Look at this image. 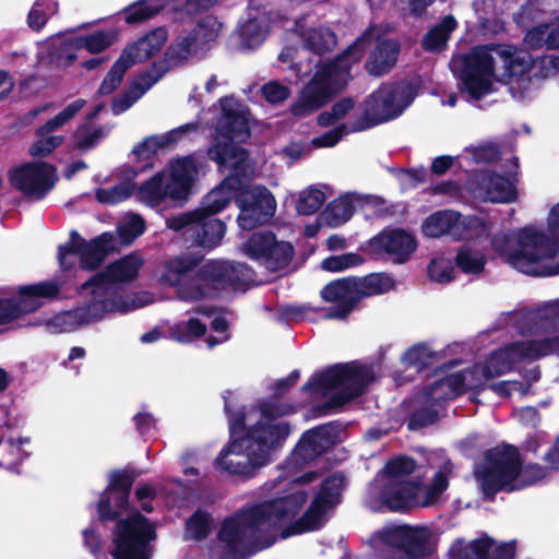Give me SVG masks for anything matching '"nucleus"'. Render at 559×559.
I'll return each instance as SVG.
<instances>
[{
    "label": "nucleus",
    "mask_w": 559,
    "mask_h": 559,
    "mask_svg": "<svg viewBox=\"0 0 559 559\" xmlns=\"http://www.w3.org/2000/svg\"><path fill=\"white\" fill-rule=\"evenodd\" d=\"M139 476L140 472L132 467L114 469L97 501L99 521L115 522L109 549L112 559H152L155 551L156 525L139 510L121 518L130 510L132 486Z\"/></svg>",
    "instance_id": "nucleus-1"
},
{
    "label": "nucleus",
    "mask_w": 559,
    "mask_h": 559,
    "mask_svg": "<svg viewBox=\"0 0 559 559\" xmlns=\"http://www.w3.org/2000/svg\"><path fill=\"white\" fill-rule=\"evenodd\" d=\"M225 391L224 411L228 417L229 442L215 459L217 468L243 479L254 477L258 472L273 461L292 432L288 421L266 423L258 420L252 426L246 425L245 407L233 411Z\"/></svg>",
    "instance_id": "nucleus-2"
},
{
    "label": "nucleus",
    "mask_w": 559,
    "mask_h": 559,
    "mask_svg": "<svg viewBox=\"0 0 559 559\" xmlns=\"http://www.w3.org/2000/svg\"><path fill=\"white\" fill-rule=\"evenodd\" d=\"M207 156L215 162L221 171L229 169L225 178H234L224 186V194L230 195L239 209L238 225L243 230L266 224L274 216L276 201L272 192L264 186H246L249 152L242 146L218 143L207 148Z\"/></svg>",
    "instance_id": "nucleus-3"
},
{
    "label": "nucleus",
    "mask_w": 559,
    "mask_h": 559,
    "mask_svg": "<svg viewBox=\"0 0 559 559\" xmlns=\"http://www.w3.org/2000/svg\"><path fill=\"white\" fill-rule=\"evenodd\" d=\"M308 501L306 490H295L265 500L227 518L217 537L225 546L241 547L248 540L259 537L269 527L283 526L294 520Z\"/></svg>",
    "instance_id": "nucleus-4"
},
{
    "label": "nucleus",
    "mask_w": 559,
    "mask_h": 559,
    "mask_svg": "<svg viewBox=\"0 0 559 559\" xmlns=\"http://www.w3.org/2000/svg\"><path fill=\"white\" fill-rule=\"evenodd\" d=\"M370 31L358 36L341 53L320 63L310 81L302 87L298 99L290 105V114L306 117L332 102L352 80V68L364 58V43Z\"/></svg>",
    "instance_id": "nucleus-5"
},
{
    "label": "nucleus",
    "mask_w": 559,
    "mask_h": 559,
    "mask_svg": "<svg viewBox=\"0 0 559 559\" xmlns=\"http://www.w3.org/2000/svg\"><path fill=\"white\" fill-rule=\"evenodd\" d=\"M374 378V370L369 365L358 361L337 362L317 371L300 390L322 395L336 390L328 401L314 407L317 416H325L332 409L341 408L361 396Z\"/></svg>",
    "instance_id": "nucleus-6"
},
{
    "label": "nucleus",
    "mask_w": 559,
    "mask_h": 559,
    "mask_svg": "<svg viewBox=\"0 0 559 559\" xmlns=\"http://www.w3.org/2000/svg\"><path fill=\"white\" fill-rule=\"evenodd\" d=\"M491 247L520 272L533 276L559 275V261L551 266H539L542 260L554 259L559 247L545 231L533 226L520 228L514 236L498 233L491 238Z\"/></svg>",
    "instance_id": "nucleus-7"
},
{
    "label": "nucleus",
    "mask_w": 559,
    "mask_h": 559,
    "mask_svg": "<svg viewBox=\"0 0 559 559\" xmlns=\"http://www.w3.org/2000/svg\"><path fill=\"white\" fill-rule=\"evenodd\" d=\"M394 286L392 278L380 273L365 277L347 276L328 283L320 292L321 298L334 306L324 310L326 320H344L365 297L380 295Z\"/></svg>",
    "instance_id": "nucleus-8"
},
{
    "label": "nucleus",
    "mask_w": 559,
    "mask_h": 559,
    "mask_svg": "<svg viewBox=\"0 0 559 559\" xmlns=\"http://www.w3.org/2000/svg\"><path fill=\"white\" fill-rule=\"evenodd\" d=\"M556 353H559V336L516 341L493 350L484 364H475L468 372L488 381L512 371L525 359L538 360Z\"/></svg>",
    "instance_id": "nucleus-9"
},
{
    "label": "nucleus",
    "mask_w": 559,
    "mask_h": 559,
    "mask_svg": "<svg viewBox=\"0 0 559 559\" xmlns=\"http://www.w3.org/2000/svg\"><path fill=\"white\" fill-rule=\"evenodd\" d=\"M413 100V87L409 84L382 83L364 100L362 115L350 124V131H365L393 120L401 116Z\"/></svg>",
    "instance_id": "nucleus-10"
},
{
    "label": "nucleus",
    "mask_w": 559,
    "mask_h": 559,
    "mask_svg": "<svg viewBox=\"0 0 559 559\" xmlns=\"http://www.w3.org/2000/svg\"><path fill=\"white\" fill-rule=\"evenodd\" d=\"M236 181L234 178H224L221 183L205 194L198 207V217L194 226L187 231L188 247H198L210 251L221 245L226 224L216 217L230 203V195L224 194V186Z\"/></svg>",
    "instance_id": "nucleus-11"
},
{
    "label": "nucleus",
    "mask_w": 559,
    "mask_h": 559,
    "mask_svg": "<svg viewBox=\"0 0 559 559\" xmlns=\"http://www.w3.org/2000/svg\"><path fill=\"white\" fill-rule=\"evenodd\" d=\"M520 454L518 447L508 443L485 451L484 463L475 476L486 499L493 501L501 491L511 493L510 486L521 472Z\"/></svg>",
    "instance_id": "nucleus-12"
},
{
    "label": "nucleus",
    "mask_w": 559,
    "mask_h": 559,
    "mask_svg": "<svg viewBox=\"0 0 559 559\" xmlns=\"http://www.w3.org/2000/svg\"><path fill=\"white\" fill-rule=\"evenodd\" d=\"M345 481L346 478L341 472L333 473L325 477L320 484L317 496L312 499L302 515L286 523V526L281 532V536L288 538L320 530L325 522L324 515L326 512L341 502Z\"/></svg>",
    "instance_id": "nucleus-13"
},
{
    "label": "nucleus",
    "mask_w": 559,
    "mask_h": 559,
    "mask_svg": "<svg viewBox=\"0 0 559 559\" xmlns=\"http://www.w3.org/2000/svg\"><path fill=\"white\" fill-rule=\"evenodd\" d=\"M460 71L456 73L461 82V91L474 100H480L492 92L495 75V57L489 47H475L460 57Z\"/></svg>",
    "instance_id": "nucleus-14"
},
{
    "label": "nucleus",
    "mask_w": 559,
    "mask_h": 559,
    "mask_svg": "<svg viewBox=\"0 0 559 559\" xmlns=\"http://www.w3.org/2000/svg\"><path fill=\"white\" fill-rule=\"evenodd\" d=\"M202 258V255L185 254L168 260L165 263V271L160 276V281L169 286L177 287V295L181 300L212 299L213 293L209 290L205 282L201 280L200 270L194 271Z\"/></svg>",
    "instance_id": "nucleus-15"
},
{
    "label": "nucleus",
    "mask_w": 559,
    "mask_h": 559,
    "mask_svg": "<svg viewBox=\"0 0 559 559\" xmlns=\"http://www.w3.org/2000/svg\"><path fill=\"white\" fill-rule=\"evenodd\" d=\"M60 292L61 285L56 281L21 286L17 298H0V325L37 311L44 305V300L56 299Z\"/></svg>",
    "instance_id": "nucleus-16"
},
{
    "label": "nucleus",
    "mask_w": 559,
    "mask_h": 559,
    "mask_svg": "<svg viewBox=\"0 0 559 559\" xmlns=\"http://www.w3.org/2000/svg\"><path fill=\"white\" fill-rule=\"evenodd\" d=\"M343 428L344 425L341 420H331L306 430L287 457V464L304 467L314 461L342 441Z\"/></svg>",
    "instance_id": "nucleus-17"
},
{
    "label": "nucleus",
    "mask_w": 559,
    "mask_h": 559,
    "mask_svg": "<svg viewBox=\"0 0 559 559\" xmlns=\"http://www.w3.org/2000/svg\"><path fill=\"white\" fill-rule=\"evenodd\" d=\"M245 253L266 270L277 272L286 269L295 255L289 241L278 240L271 230L255 231L243 243Z\"/></svg>",
    "instance_id": "nucleus-18"
},
{
    "label": "nucleus",
    "mask_w": 559,
    "mask_h": 559,
    "mask_svg": "<svg viewBox=\"0 0 559 559\" xmlns=\"http://www.w3.org/2000/svg\"><path fill=\"white\" fill-rule=\"evenodd\" d=\"M381 542L391 547L386 559H425L430 556V533L425 527L407 524L383 530Z\"/></svg>",
    "instance_id": "nucleus-19"
},
{
    "label": "nucleus",
    "mask_w": 559,
    "mask_h": 559,
    "mask_svg": "<svg viewBox=\"0 0 559 559\" xmlns=\"http://www.w3.org/2000/svg\"><path fill=\"white\" fill-rule=\"evenodd\" d=\"M10 183L31 200H43L58 181L56 166L28 162L9 173Z\"/></svg>",
    "instance_id": "nucleus-20"
},
{
    "label": "nucleus",
    "mask_w": 559,
    "mask_h": 559,
    "mask_svg": "<svg viewBox=\"0 0 559 559\" xmlns=\"http://www.w3.org/2000/svg\"><path fill=\"white\" fill-rule=\"evenodd\" d=\"M368 31L370 33L367 41L364 43V55L372 43H376V45L365 62V69L369 75L380 78L390 73L396 66L401 53V43L395 38L382 37L377 25L369 26L360 36H364Z\"/></svg>",
    "instance_id": "nucleus-21"
},
{
    "label": "nucleus",
    "mask_w": 559,
    "mask_h": 559,
    "mask_svg": "<svg viewBox=\"0 0 559 559\" xmlns=\"http://www.w3.org/2000/svg\"><path fill=\"white\" fill-rule=\"evenodd\" d=\"M221 105L222 116L217 122V135L213 146L218 143L238 146L236 143H243L251 135L250 110L248 107L234 102L231 97L222 98Z\"/></svg>",
    "instance_id": "nucleus-22"
},
{
    "label": "nucleus",
    "mask_w": 559,
    "mask_h": 559,
    "mask_svg": "<svg viewBox=\"0 0 559 559\" xmlns=\"http://www.w3.org/2000/svg\"><path fill=\"white\" fill-rule=\"evenodd\" d=\"M201 280L205 282L213 298L223 290L236 288L245 284L250 269L243 263L211 260L199 267Z\"/></svg>",
    "instance_id": "nucleus-23"
},
{
    "label": "nucleus",
    "mask_w": 559,
    "mask_h": 559,
    "mask_svg": "<svg viewBox=\"0 0 559 559\" xmlns=\"http://www.w3.org/2000/svg\"><path fill=\"white\" fill-rule=\"evenodd\" d=\"M414 235L403 228L386 227L369 240V248L374 253H385L397 264L407 262L417 249Z\"/></svg>",
    "instance_id": "nucleus-24"
},
{
    "label": "nucleus",
    "mask_w": 559,
    "mask_h": 559,
    "mask_svg": "<svg viewBox=\"0 0 559 559\" xmlns=\"http://www.w3.org/2000/svg\"><path fill=\"white\" fill-rule=\"evenodd\" d=\"M420 479H388L380 489V502L391 512H406L419 506Z\"/></svg>",
    "instance_id": "nucleus-25"
},
{
    "label": "nucleus",
    "mask_w": 559,
    "mask_h": 559,
    "mask_svg": "<svg viewBox=\"0 0 559 559\" xmlns=\"http://www.w3.org/2000/svg\"><path fill=\"white\" fill-rule=\"evenodd\" d=\"M199 174V164L193 155L177 158L171 163L168 195L171 200L187 199Z\"/></svg>",
    "instance_id": "nucleus-26"
},
{
    "label": "nucleus",
    "mask_w": 559,
    "mask_h": 559,
    "mask_svg": "<svg viewBox=\"0 0 559 559\" xmlns=\"http://www.w3.org/2000/svg\"><path fill=\"white\" fill-rule=\"evenodd\" d=\"M140 264L141 263L133 257H123L108 264L103 272L96 273L91 278H88L82 285V288H106L111 284L131 282L136 278Z\"/></svg>",
    "instance_id": "nucleus-27"
},
{
    "label": "nucleus",
    "mask_w": 559,
    "mask_h": 559,
    "mask_svg": "<svg viewBox=\"0 0 559 559\" xmlns=\"http://www.w3.org/2000/svg\"><path fill=\"white\" fill-rule=\"evenodd\" d=\"M168 33L165 27H157L127 45L120 56H126L124 60L130 62L131 67L135 63L145 62L163 48Z\"/></svg>",
    "instance_id": "nucleus-28"
},
{
    "label": "nucleus",
    "mask_w": 559,
    "mask_h": 559,
    "mask_svg": "<svg viewBox=\"0 0 559 559\" xmlns=\"http://www.w3.org/2000/svg\"><path fill=\"white\" fill-rule=\"evenodd\" d=\"M478 187L484 200L491 203H512L519 195L516 187L508 178L490 170L481 173Z\"/></svg>",
    "instance_id": "nucleus-29"
},
{
    "label": "nucleus",
    "mask_w": 559,
    "mask_h": 559,
    "mask_svg": "<svg viewBox=\"0 0 559 559\" xmlns=\"http://www.w3.org/2000/svg\"><path fill=\"white\" fill-rule=\"evenodd\" d=\"M493 51L503 69L502 75L510 81L520 79L531 71L532 57L530 53L518 50L509 45H493L489 47Z\"/></svg>",
    "instance_id": "nucleus-30"
},
{
    "label": "nucleus",
    "mask_w": 559,
    "mask_h": 559,
    "mask_svg": "<svg viewBox=\"0 0 559 559\" xmlns=\"http://www.w3.org/2000/svg\"><path fill=\"white\" fill-rule=\"evenodd\" d=\"M80 254V266L85 271L98 269L106 257L115 249V237L109 233H103L90 240Z\"/></svg>",
    "instance_id": "nucleus-31"
},
{
    "label": "nucleus",
    "mask_w": 559,
    "mask_h": 559,
    "mask_svg": "<svg viewBox=\"0 0 559 559\" xmlns=\"http://www.w3.org/2000/svg\"><path fill=\"white\" fill-rule=\"evenodd\" d=\"M78 51L79 48L76 43H74V37L56 39L48 45L47 51L40 60L47 66L66 69L76 60Z\"/></svg>",
    "instance_id": "nucleus-32"
},
{
    "label": "nucleus",
    "mask_w": 559,
    "mask_h": 559,
    "mask_svg": "<svg viewBox=\"0 0 559 559\" xmlns=\"http://www.w3.org/2000/svg\"><path fill=\"white\" fill-rule=\"evenodd\" d=\"M105 288L94 287L93 298L81 307L74 308V313L79 316L82 325L99 321L107 312L115 311L116 300L114 298L103 297Z\"/></svg>",
    "instance_id": "nucleus-33"
},
{
    "label": "nucleus",
    "mask_w": 559,
    "mask_h": 559,
    "mask_svg": "<svg viewBox=\"0 0 559 559\" xmlns=\"http://www.w3.org/2000/svg\"><path fill=\"white\" fill-rule=\"evenodd\" d=\"M457 27L455 17L445 15L440 23L431 27L423 37L421 47L425 51L439 53L443 51L452 32Z\"/></svg>",
    "instance_id": "nucleus-34"
},
{
    "label": "nucleus",
    "mask_w": 559,
    "mask_h": 559,
    "mask_svg": "<svg viewBox=\"0 0 559 559\" xmlns=\"http://www.w3.org/2000/svg\"><path fill=\"white\" fill-rule=\"evenodd\" d=\"M459 212L441 210L430 214L423 224V233L430 238H439L443 235L454 237L455 224Z\"/></svg>",
    "instance_id": "nucleus-35"
},
{
    "label": "nucleus",
    "mask_w": 559,
    "mask_h": 559,
    "mask_svg": "<svg viewBox=\"0 0 559 559\" xmlns=\"http://www.w3.org/2000/svg\"><path fill=\"white\" fill-rule=\"evenodd\" d=\"M138 199L151 207L158 206L168 195V183L164 186V174L156 173L136 190Z\"/></svg>",
    "instance_id": "nucleus-36"
},
{
    "label": "nucleus",
    "mask_w": 559,
    "mask_h": 559,
    "mask_svg": "<svg viewBox=\"0 0 559 559\" xmlns=\"http://www.w3.org/2000/svg\"><path fill=\"white\" fill-rule=\"evenodd\" d=\"M415 402L418 404V407L412 412L407 421V428L412 431L433 425L439 417L437 408L439 405L435 402L428 401L421 394L416 397Z\"/></svg>",
    "instance_id": "nucleus-37"
},
{
    "label": "nucleus",
    "mask_w": 559,
    "mask_h": 559,
    "mask_svg": "<svg viewBox=\"0 0 559 559\" xmlns=\"http://www.w3.org/2000/svg\"><path fill=\"white\" fill-rule=\"evenodd\" d=\"M258 411L261 414V419L266 423H280L278 418L296 413V406L292 403L282 401L281 395L273 393L266 399L258 402Z\"/></svg>",
    "instance_id": "nucleus-38"
},
{
    "label": "nucleus",
    "mask_w": 559,
    "mask_h": 559,
    "mask_svg": "<svg viewBox=\"0 0 559 559\" xmlns=\"http://www.w3.org/2000/svg\"><path fill=\"white\" fill-rule=\"evenodd\" d=\"M164 9L162 0H139L123 10L128 24H138L157 15Z\"/></svg>",
    "instance_id": "nucleus-39"
},
{
    "label": "nucleus",
    "mask_w": 559,
    "mask_h": 559,
    "mask_svg": "<svg viewBox=\"0 0 559 559\" xmlns=\"http://www.w3.org/2000/svg\"><path fill=\"white\" fill-rule=\"evenodd\" d=\"M336 44V35L328 27L310 28L305 36V47L316 55L331 51Z\"/></svg>",
    "instance_id": "nucleus-40"
},
{
    "label": "nucleus",
    "mask_w": 559,
    "mask_h": 559,
    "mask_svg": "<svg viewBox=\"0 0 559 559\" xmlns=\"http://www.w3.org/2000/svg\"><path fill=\"white\" fill-rule=\"evenodd\" d=\"M455 227L453 239L459 241L478 239L487 231L484 218L475 215L463 216L460 213Z\"/></svg>",
    "instance_id": "nucleus-41"
},
{
    "label": "nucleus",
    "mask_w": 559,
    "mask_h": 559,
    "mask_svg": "<svg viewBox=\"0 0 559 559\" xmlns=\"http://www.w3.org/2000/svg\"><path fill=\"white\" fill-rule=\"evenodd\" d=\"M355 205L347 197H340L330 202L322 212L325 222L332 226L346 223L354 214Z\"/></svg>",
    "instance_id": "nucleus-42"
},
{
    "label": "nucleus",
    "mask_w": 559,
    "mask_h": 559,
    "mask_svg": "<svg viewBox=\"0 0 559 559\" xmlns=\"http://www.w3.org/2000/svg\"><path fill=\"white\" fill-rule=\"evenodd\" d=\"M520 469L516 480L510 486L511 492L520 491L525 488L532 487L546 478L547 468L537 463L523 464L522 456L520 455Z\"/></svg>",
    "instance_id": "nucleus-43"
},
{
    "label": "nucleus",
    "mask_w": 559,
    "mask_h": 559,
    "mask_svg": "<svg viewBox=\"0 0 559 559\" xmlns=\"http://www.w3.org/2000/svg\"><path fill=\"white\" fill-rule=\"evenodd\" d=\"M168 71L169 67L165 61H154L146 70L139 73L130 84L142 97Z\"/></svg>",
    "instance_id": "nucleus-44"
},
{
    "label": "nucleus",
    "mask_w": 559,
    "mask_h": 559,
    "mask_svg": "<svg viewBox=\"0 0 559 559\" xmlns=\"http://www.w3.org/2000/svg\"><path fill=\"white\" fill-rule=\"evenodd\" d=\"M197 49L198 46L194 43V38L191 37L190 34H188L177 43L170 45L166 49L164 58L159 61H165L170 69L171 67L182 64L191 55V52L197 51Z\"/></svg>",
    "instance_id": "nucleus-45"
},
{
    "label": "nucleus",
    "mask_w": 559,
    "mask_h": 559,
    "mask_svg": "<svg viewBox=\"0 0 559 559\" xmlns=\"http://www.w3.org/2000/svg\"><path fill=\"white\" fill-rule=\"evenodd\" d=\"M455 265L465 274H479L484 271L486 258L471 247H462L455 255Z\"/></svg>",
    "instance_id": "nucleus-46"
},
{
    "label": "nucleus",
    "mask_w": 559,
    "mask_h": 559,
    "mask_svg": "<svg viewBox=\"0 0 559 559\" xmlns=\"http://www.w3.org/2000/svg\"><path fill=\"white\" fill-rule=\"evenodd\" d=\"M436 357L437 354L431 352L425 343H417L404 353L402 361L407 367L424 371L432 365Z\"/></svg>",
    "instance_id": "nucleus-47"
},
{
    "label": "nucleus",
    "mask_w": 559,
    "mask_h": 559,
    "mask_svg": "<svg viewBox=\"0 0 559 559\" xmlns=\"http://www.w3.org/2000/svg\"><path fill=\"white\" fill-rule=\"evenodd\" d=\"M495 546V540L485 535L483 537L472 540L468 545L459 548L455 554V559H491V550Z\"/></svg>",
    "instance_id": "nucleus-48"
},
{
    "label": "nucleus",
    "mask_w": 559,
    "mask_h": 559,
    "mask_svg": "<svg viewBox=\"0 0 559 559\" xmlns=\"http://www.w3.org/2000/svg\"><path fill=\"white\" fill-rule=\"evenodd\" d=\"M124 57L119 56L104 78L97 92L100 96L110 95L120 86L126 72L131 68V63L127 62Z\"/></svg>",
    "instance_id": "nucleus-49"
},
{
    "label": "nucleus",
    "mask_w": 559,
    "mask_h": 559,
    "mask_svg": "<svg viewBox=\"0 0 559 559\" xmlns=\"http://www.w3.org/2000/svg\"><path fill=\"white\" fill-rule=\"evenodd\" d=\"M221 24L216 20V17L212 15H206L201 17L195 26L190 31V36L194 38V43L198 48L203 45L213 41L216 39L218 35Z\"/></svg>",
    "instance_id": "nucleus-50"
},
{
    "label": "nucleus",
    "mask_w": 559,
    "mask_h": 559,
    "mask_svg": "<svg viewBox=\"0 0 559 559\" xmlns=\"http://www.w3.org/2000/svg\"><path fill=\"white\" fill-rule=\"evenodd\" d=\"M105 136L103 127H93L92 123L83 122L73 133L74 145L80 151L91 150Z\"/></svg>",
    "instance_id": "nucleus-51"
},
{
    "label": "nucleus",
    "mask_w": 559,
    "mask_h": 559,
    "mask_svg": "<svg viewBox=\"0 0 559 559\" xmlns=\"http://www.w3.org/2000/svg\"><path fill=\"white\" fill-rule=\"evenodd\" d=\"M206 333V325L198 318H190L171 329V337L180 343H189L193 338L202 337Z\"/></svg>",
    "instance_id": "nucleus-52"
},
{
    "label": "nucleus",
    "mask_w": 559,
    "mask_h": 559,
    "mask_svg": "<svg viewBox=\"0 0 559 559\" xmlns=\"http://www.w3.org/2000/svg\"><path fill=\"white\" fill-rule=\"evenodd\" d=\"M325 201V194L318 188L310 187L300 192L296 210L300 215L309 216L319 211Z\"/></svg>",
    "instance_id": "nucleus-53"
},
{
    "label": "nucleus",
    "mask_w": 559,
    "mask_h": 559,
    "mask_svg": "<svg viewBox=\"0 0 559 559\" xmlns=\"http://www.w3.org/2000/svg\"><path fill=\"white\" fill-rule=\"evenodd\" d=\"M364 258L356 252H348L341 255H330L321 262L322 270L326 272H342L349 267L364 263Z\"/></svg>",
    "instance_id": "nucleus-54"
},
{
    "label": "nucleus",
    "mask_w": 559,
    "mask_h": 559,
    "mask_svg": "<svg viewBox=\"0 0 559 559\" xmlns=\"http://www.w3.org/2000/svg\"><path fill=\"white\" fill-rule=\"evenodd\" d=\"M79 50L85 48L91 53H100L111 44V38L104 31H96L90 35L74 37Z\"/></svg>",
    "instance_id": "nucleus-55"
},
{
    "label": "nucleus",
    "mask_w": 559,
    "mask_h": 559,
    "mask_svg": "<svg viewBox=\"0 0 559 559\" xmlns=\"http://www.w3.org/2000/svg\"><path fill=\"white\" fill-rule=\"evenodd\" d=\"M241 43L249 48L258 47L264 40V29L259 19H249L239 27Z\"/></svg>",
    "instance_id": "nucleus-56"
},
{
    "label": "nucleus",
    "mask_w": 559,
    "mask_h": 559,
    "mask_svg": "<svg viewBox=\"0 0 559 559\" xmlns=\"http://www.w3.org/2000/svg\"><path fill=\"white\" fill-rule=\"evenodd\" d=\"M46 324L52 333L72 332L82 326L79 316L74 313V308L55 314L47 320Z\"/></svg>",
    "instance_id": "nucleus-57"
},
{
    "label": "nucleus",
    "mask_w": 559,
    "mask_h": 559,
    "mask_svg": "<svg viewBox=\"0 0 559 559\" xmlns=\"http://www.w3.org/2000/svg\"><path fill=\"white\" fill-rule=\"evenodd\" d=\"M135 189L132 182H120L110 189H99L96 199L100 203L115 204L130 198Z\"/></svg>",
    "instance_id": "nucleus-58"
},
{
    "label": "nucleus",
    "mask_w": 559,
    "mask_h": 559,
    "mask_svg": "<svg viewBox=\"0 0 559 559\" xmlns=\"http://www.w3.org/2000/svg\"><path fill=\"white\" fill-rule=\"evenodd\" d=\"M416 462L413 457L401 455L389 460L384 465V473L389 479H402L414 473Z\"/></svg>",
    "instance_id": "nucleus-59"
},
{
    "label": "nucleus",
    "mask_w": 559,
    "mask_h": 559,
    "mask_svg": "<svg viewBox=\"0 0 559 559\" xmlns=\"http://www.w3.org/2000/svg\"><path fill=\"white\" fill-rule=\"evenodd\" d=\"M83 237L76 231L70 233V240L66 245H60L58 248V261L63 270H70L73 265L72 262L67 261L68 254H81L84 250V246L87 243Z\"/></svg>",
    "instance_id": "nucleus-60"
},
{
    "label": "nucleus",
    "mask_w": 559,
    "mask_h": 559,
    "mask_svg": "<svg viewBox=\"0 0 559 559\" xmlns=\"http://www.w3.org/2000/svg\"><path fill=\"white\" fill-rule=\"evenodd\" d=\"M37 140L29 147L33 157H46L63 143V135H36Z\"/></svg>",
    "instance_id": "nucleus-61"
},
{
    "label": "nucleus",
    "mask_w": 559,
    "mask_h": 559,
    "mask_svg": "<svg viewBox=\"0 0 559 559\" xmlns=\"http://www.w3.org/2000/svg\"><path fill=\"white\" fill-rule=\"evenodd\" d=\"M428 276L431 281L448 284L454 280V267L447 260L433 259L427 267Z\"/></svg>",
    "instance_id": "nucleus-62"
},
{
    "label": "nucleus",
    "mask_w": 559,
    "mask_h": 559,
    "mask_svg": "<svg viewBox=\"0 0 559 559\" xmlns=\"http://www.w3.org/2000/svg\"><path fill=\"white\" fill-rule=\"evenodd\" d=\"M145 231V222L140 215H133L129 222L118 227L122 243L130 245Z\"/></svg>",
    "instance_id": "nucleus-63"
},
{
    "label": "nucleus",
    "mask_w": 559,
    "mask_h": 559,
    "mask_svg": "<svg viewBox=\"0 0 559 559\" xmlns=\"http://www.w3.org/2000/svg\"><path fill=\"white\" fill-rule=\"evenodd\" d=\"M531 71L538 80L548 79L559 72V56L543 57L536 63L532 62Z\"/></svg>",
    "instance_id": "nucleus-64"
}]
</instances>
